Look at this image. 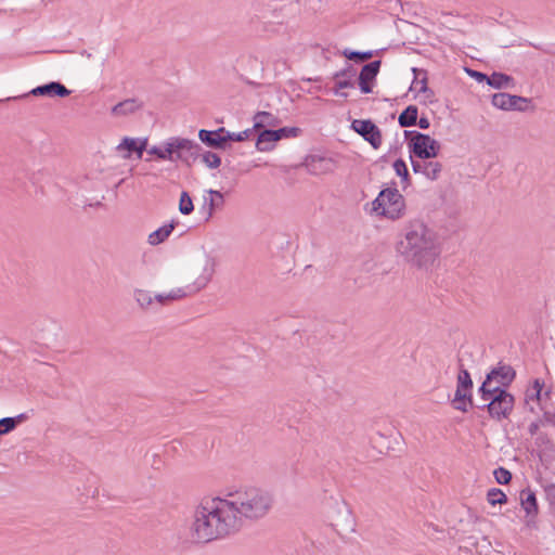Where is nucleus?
Returning a JSON list of instances; mask_svg holds the SVG:
<instances>
[{"label":"nucleus","mask_w":555,"mask_h":555,"mask_svg":"<svg viewBox=\"0 0 555 555\" xmlns=\"http://www.w3.org/2000/svg\"><path fill=\"white\" fill-rule=\"evenodd\" d=\"M221 496L203 498L193 508L185 529L186 539L196 545L218 541L234 533V519Z\"/></svg>","instance_id":"1"},{"label":"nucleus","mask_w":555,"mask_h":555,"mask_svg":"<svg viewBox=\"0 0 555 555\" xmlns=\"http://www.w3.org/2000/svg\"><path fill=\"white\" fill-rule=\"evenodd\" d=\"M396 250L408 263L417 268H429L441 251L436 232L420 220L410 221L396 244Z\"/></svg>","instance_id":"2"},{"label":"nucleus","mask_w":555,"mask_h":555,"mask_svg":"<svg viewBox=\"0 0 555 555\" xmlns=\"http://www.w3.org/2000/svg\"><path fill=\"white\" fill-rule=\"evenodd\" d=\"M228 504L229 515L234 519V528L237 531L244 519L255 520L266 516L272 506L271 495L257 487L241 489L222 498Z\"/></svg>","instance_id":"3"},{"label":"nucleus","mask_w":555,"mask_h":555,"mask_svg":"<svg viewBox=\"0 0 555 555\" xmlns=\"http://www.w3.org/2000/svg\"><path fill=\"white\" fill-rule=\"evenodd\" d=\"M405 201L396 188L382 190L371 204V212L378 217L396 220L403 216Z\"/></svg>","instance_id":"4"},{"label":"nucleus","mask_w":555,"mask_h":555,"mask_svg":"<svg viewBox=\"0 0 555 555\" xmlns=\"http://www.w3.org/2000/svg\"><path fill=\"white\" fill-rule=\"evenodd\" d=\"M215 273V263L210 260L206 261L204 267V276L194 286L177 287L167 293H160L155 296V300L160 306L169 305L173 301L181 300L192 294L197 293L201 288L207 285Z\"/></svg>","instance_id":"5"},{"label":"nucleus","mask_w":555,"mask_h":555,"mask_svg":"<svg viewBox=\"0 0 555 555\" xmlns=\"http://www.w3.org/2000/svg\"><path fill=\"white\" fill-rule=\"evenodd\" d=\"M481 399L488 402V413L491 418L495 421L507 418L514 410V396L507 391L499 392L498 395L491 397H482Z\"/></svg>","instance_id":"6"},{"label":"nucleus","mask_w":555,"mask_h":555,"mask_svg":"<svg viewBox=\"0 0 555 555\" xmlns=\"http://www.w3.org/2000/svg\"><path fill=\"white\" fill-rule=\"evenodd\" d=\"M193 147L191 140L184 138H171L162 146H153L149 150L150 154L159 159L176 160L181 157L182 151H190Z\"/></svg>","instance_id":"7"},{"label":"nucleus","mask_w":555,"mask_h":555,"mask_svg":"<svg viewBox=\"0 0 555 555\" xmlns=\"http://www.w3.org/2000/svg\"><path fill=\"white\" fill-rule=\"evenodd\" d=\"M414 79L411 83L410 91L414 99L423 105H431L437 102L436 93L428 86V75L424 69L413 68Z\"/></svg>","instance_id":"8"},{"label":"nucleus","mask_w":555,"mask_h":555,"mask_svg":"<svg viewBox=\"0 0 555 555\" xmlns=\"http://www.w3.org/2000/svg\"><path fill=\"white\" fill-rule=\"evenodd\" d=\"M473 380L466 370H461L457 375L456 390L453 398L454 409L466 412L472 404Z\"/></svg>","instance_id":"9"},{"label":"nucleus","mask_w":555,"mask_h":555,"mask_svg":"<svg viewBox=\"0 0 555 555\" xmlns=\"http://www.w3.org/2000/svg\"><path fill=\"white\" fill-rule=\"evenodd\" d=\"M412 152L420 158L427 159L438 155L440 145L428 134L415 133L409 143Z\"/></svg>","instance_id":"10"},{"label":"nucleus","mask_w":555,"mask_h":555,"mask_svg":"<svg viewBox=\"0 0 555 555\" xmlns=\"http://www.w3.org/2000/svg\"><path fill=\"white\" fill-rule=\"evenodd\" d=\"M351 128L370 142L374 149H378L382 145L380 130L371 120L356 119L352 121Z\"/></svg>","instance_id":"11"},{"label":"nucleus","mask_w":555,"mask_h":555,"mask_svg":"<svg viewBox=\"0 0 555 555\" xmlns=\"http://www.w3.org/2000/svg\"><path fill=\"white\" fill-rule=\"evenodd\" d=\"M380 61H374L364 65L359 75V88L362 93L367 94L373 91L376 85V77L380 69Z\"/></svg>","instance_id":"12"},{"label":"nucleus","mask_w":555,"mask_h":555,"mask_svg":"<svg viewBox=\"0 0 555 555\" xmlns=\"http://www.w3.org/2000/svg\"><path fill=\"white\" fill-rule=\"evenodd\" d=\"M198 138L210 147L224 149L227 143V130L224 128H219L215 131L202 129L198 132Z\"/></svg>","instance_id":"13"},{"label":"nucleus","mask_w":555,"mask_h":555,"mask_svg":"<svg viewBox=\"0 0 555 555\" xmlns=\"http://www.w3.org/2000/svg\"><path fill=\"white\" fill-rule=\"evenodd\" d=\"M145 146H146V141H139L133 138H125L117 145L116 150L120 153L121 157L125 159L130 158L132 152L137 153L138 158H141Z\"/></svg>","instance_id":"14"},{"label":"nucleus","mask_w":555,"mask_h":555,"mask_svg":"<svg viewBox=\"0 0 555 555\" xmlns=\"http://www.w3.org/2000/svg\"><path fill=\"white\" fill-rule=\"evenodd\" d=\"M526 102L527 99L525 98L511 95L507 93H496L492 96V104L495 107L504 111L521 109V107L518 104Z\"/></svg>","instance_id":"15"},{"label":"nucleus","mask_w":555,"mask_h":555,"mask_svg":"<svg viewBox=\"0 0 555 555\" xmlns=\"http://www.w3.org/2000/svg\"><path fill=\"white\" fill-rule=\"evenodd\" d=\"M31 93L34 95H59L61 98H64L69 94V91L59 82H50L48 85L39 86L33 89Z\"/></svg>","instance_id":"16"},{"label":"nucleus","mask_w":555,"mask_h":555,"mask_svg":"<svg viewBox=\"0 0 555 555\" xmlns=\"http://www.w3.org/2000/svg\"><path fill=\"white\" fill-rule=\"evenodd\" d=\"M276 142H279V135L275 130H263L258 135L256 149L260 152H269L274 149Z\"/></svg>","instance_id":"17"},{"label":"nucleus","mask_w":555,"mask_h":555,"mask_svg":"<svg viewBox=\"0 0 555 555\" xmlns=\"http://www.w3.org/2000/svg\"><path fill=\"white\" fill-rule=\"evenodd\" d=\"M176 227V222L171 221L170 223L164 224L159 229L151 232L147 237V243L152 246H156L165 242L169 235L172 233Z\"/></svg>","instance_id":"18"},{"label":"nucleus","mask_w":555,"mask_h":555,"mask_svg":"<svg viewBox=\"0 0 555 555\" xmlns=\"http://www.w3.org/2000/svg\"><path fill=\"white\" fill-rule=\"evenodd\" d=\"M479 390H480L481 398L488 397V396L489 397L495 396L499 392L506 391L505 389H503V387L500 385V383L496 380V378L494 377V375L491 372L487 375V378L482 383Z\"/></svg>","instance_id":"19"},{"label":"nucleus","mask_w":555,"mask_h":555,"mask_svg":"<svg viewBox=\"0 0 555 555\" xmlns=\"http://www.w3.org/2000/svg\"><path fill=\"white\" fill-rule=\"evenodd\" d=\"M520 505L527 515H535L538 513V502L532 490L524 489L520 492Z\"/></svg>","instance_id":"20"},{"label":"nucleus","mask_w":555,"mask_h":555,"mask_svg":"<svg viewBox=\"0 0 555 555\" xmlns=\"http://www.w3.org/2000/svg\"><path fill=\"white\" fill-rule=\"evenodd\" d=\"M279 119L269 112H258L254 116V129L259 130L264 127H275Z\"/></svg>","instance_id":"21"},{"label":"nucleus","mask_w":555,"mask_h":555,"mask_svg":"<svg viewBox=\"0 0 555 555\" xmlns=\"http://www.w3.org/2000/svg\"><path fill=\"white\" fill-rule=\"evenodd\" d=\"M141 107L140 103L137 100H126L124 102L118 103L112 109V113L115 116H126L129 114H133Z\"/></svg>","instance_id":"22"},{"label":"nucleus","mask_w":555,"mask_h":555,"mask_svg":"<svg viewBox=\"0 0 555 555\" xmlns=\"http://www.w3.org/2000/svg\"><path fill=\"white\" fill-rule=\"evenodd\" d=\"M491 373L494 375L502 387L508 386L515 377L514 370L506 365L494 369L491 371Z\"/></svg>","instance_id":"23"},{"label":"nucleus","mask_w":555,"mask_h":555,"mask_svg":"<svg viewBox=\"0 0 555 555\" xmlns=\"http://www.w3.org/2000/svg\"><path fill=\"white\" fill-rule=\"evenodd\" d=\"M487 502L491 506L504 505L507 503V495L499 488H491L486 494Z\"/></svg>","instance_id":"24"},{"label":"nucleus","mask_w":555,"mask_h":555,"mask_svg":"<svg viewBox=\"0 0 555 555\" xmlns=\"http://www.w3.org/2000/svg\"><path fill=\"white\" fill-rule=\"evenodd\" d=\"M417 120V107L410 105L399 116L401 127H410L415 125Z\"/></svg>","instance_id":"25"},{"label":"nucleus","mask_w":555,"mask_h":555,"mask_svg":"<svg viewBox=\"0 0 555 555\" xmlns=\"http://www.w3.org/2000/svg\"><path fill=\"white\" fill-rule=\"evenodd\" d=\"M209 197H205L208 206L209 216H211L215 209L220 208L223 205V195L219 191L209 190Z\"/></svg>","instance_id":"26"},{"label":"nucleus","mask_w":555,"mask_h":555,"mask_svg":"<svg viewBox=\"0 0 555 555\" xmlns=\"http://www.w3.org/2000/svg\"><path fill=\"white\" fill-rule=\"evenodd\" d=\"M512 80L513 79L509 76L501 73H493L490 77L487 78L488 85L494 88L508 87Z\"/></svg>","instance_id":"27"},{"label":"nucleus","mask_w":555,"mask_h":555,"mask_svg":"<svg viewBox=\"0 0 555 555\" xmlns=\"http://www.w3.org/2000/svg\"><path fill=\"white\" fill-rule=\"evenodd\" d=\"M134 298H135L137 302L142 308H145V309L152 307L156 302L155 297H153L152 294L145 289H137L134 292Z\"/></svg>","instance_id":"28"},{"label":"nucleus","mask_w":555,"mask_h":555,"mask_svg":"<svg viewBox=\"0 0 555 555\" xmlns=\"http://www.w3.org/2000/svg\"><path fill=\"white\" fill-rule=\"evenodd\" d=\"M23 415L14 417H4L0 420V435H7L15 429L17 424L23 421Z\"/></svg>","instance_id":"29"},{"label":"nucleus","mask_w":555,"mask_h":555,"mask_svg":"<svg viewBox=\"0 0 555 555\" xmlns=\"http://www.w3.org/2000/svg\"><path fill=\"white\" fill-rule=\"evenodd\" d=\"M542 389L543 383L539 379H535L526 391V401H539Z\"/></svg>","instance_id":"30"},{"label":"nucleus","mask_w":555,"mask_h":555,"mask_svg":"<svg viewBox=\"0 0 555 555\" xmlns=\"http://www.w3.org/2000/svg\"><path fill=\"white\" fill-rule=\"evenodd\" d=\"M343 55L350 61L364 62V61H367L373 57V52L372 51L357 52V51H351L349 49H345L343 51Z\"/></svg>","instance_id":"31"},{"label":"nucleus","mask_w":555,"mask_h":555,"mask_svg":"<svg viewBox=\"0 0 555 555\" xmlns=\"http://www.w3.org/2000/svg\"><path fill=\"white\" fill-rule=\"evenodd\" d=\"M344 75V72L341 73H337L335 75V86H334V93L336 95H341V96H347L346 93H343L341 90L343 89H346V88H351L352 87V83L350 80H347V79H340V77Z\"/></svg>","instance_id":"32"},{"label":"nucleus","mask_w":555,"mask_h":555,"mask_svg":"<svg viewBox=\"0 0 555 555\" xmlns=\"http://www.w3.org/2000/svg\"><path fill=\"white\" fill-rule=\"evenodd\" d=\"M194 209L192 198L186 192H182L179 201V210L183 215H190Z\"/></svg>","instance_id":"33"},{"label":"nucleus","mask_w":555,"mask_h":555,"mask_svg":"<svg viewBox=\"0 0 555 555\" xmlns=\"http://www.w3.org/2000/svg\"><path fill=\"white\" fill-rule=\"evenodd\" d=\"M441 172V165L438 162H429L424 167V175L431 180L438 178Z\"/></svg>","instance_id":"34"},{"label":"nucleus","mask_w":555,"mask_h":555,"mask_svg":"<svg viewBox=\"0 0 555 555\" xmlns=\"http://www.w3.org/2000/svg\"><path fill=\"white\" fill-rule=\"evenodd\" d=\"M494 479L500 485H507L512 479V474L504 467H499L493 472Z\"/></svg>","instance_id":"35"},{"label":"nucleus","mask_w":555,"mask_h":555,"mask_svg":"<svg viewBox=\"0 0 555 555\" xmlns=\"http://www.w3.org/2000/svg\"><path fill=\"white\" fill-rule=\"evenodd\" d=\"M276 134L279 135V141L284 138H297L301 130L297 127H284L279 130H275Z\"/></svg>","instance_id":"36"},{"label":"nucleus","mask_w":555,"mask_h":555,"mask_svg":"<svg viewBox=\"0 0 555 555\" xmlns=\"http://www.w3.org/2000/svg\"><path fill=\"white\" fill-rule=\"evenodd\" d=\"M203 162L209 168H218L221 165L220 157L212 152H207L203 155Z\"/></svg>","instance_id":"37"},{"label":"nucleus","mask_w":555,"mask_h":555,"mask_svg":"<svg viewBox=\"0 0 555 555\" xmlns=\"http://www.w3.org/2000/svg\"><path fill=\"white\" fill-rule=\"evenodd\" d=\"M250 132L251 130L250 129H246L242 132H238V133H234V132H229L227 130V142L228 141H235V142H242V141H245L246 139L249 138L250 135Z\"/></svg>","instance_id":"38"},{"label":"nucleus","mask_w":555,"mask_h":555,"mask_svg":"<svg viewBox=\"0 0 555 555\" xmlns=\"http://www.w3.org/2000/svg\"><path fill=\"white\" fill-rule=\"evenodd\" d=\"M393 170L395 172L403 178L404 180L408 179V176H409V171H408V167H406V164L404 163V160L402 159H397L395 163H393Z\"/></svg>","instance_id":"39"},{"label":"nucleus","mask_w":555,"mask_h":555,"mask_svg":"<svg viewBox=\"0 0 555 555\" xmlns=\"http://www.w3.org/2000/svg\"><path fill=\"white\" fill-rule=\"evenodd\" d=\"M467 73L470 77L475 78L478 81H483V80H487V78H488L485 74L473 70V69H467Z\"/></svg>","instance_id":"40"},{"label":"nucleus","mask_w":555,"mask_h":555,"mask_svg":"<svg viewBox=\"0 0 555 555\" xmlns=\"http://www.w3.org/2000/svg\"><path fill=\"white\" fill-rule=\"evenodd\" d=\"M418 126H420L421 128H423V129L428 128V127H429V121H428V119H427V118H421V119L418 120Z\"/></svg>","instance_id":"41"},{"label":"nucleus","mask_w":555,"mask_h":555,"mask_svg":"<svg viewBox=\"0 0 555 555\" xmlns=\"http://www.w3.org/2000/svg\"><path fill=\"white\" fill-rule=\"evenodd\" d=\"M544 417H545L546 422L555 425V415H552L550 413H545Z\"/></svg>","instance_id":"42"},{"label":"nucleus","mask_w":555,"mask_h":555,"mask_svg":"<svg viewBox=\"0 0 555 555\" xmlns=\"http://www.w3.org/2000/svg\"><path fill=\"white\" fill-rule=\"evenodd\" d=\"M413 168H414V170H415V171H417V169H418V164H413Z\"/></svg>","instance_id":"43"}]
</instances>
